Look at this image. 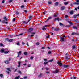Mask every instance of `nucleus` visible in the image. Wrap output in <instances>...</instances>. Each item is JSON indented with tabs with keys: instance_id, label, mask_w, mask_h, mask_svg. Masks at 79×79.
Listing matches in <instances>:
<instances>
[{
	"instance_id": "f257e3e1",
	"label": "nucleus",
	"mask_w": 79,
	"mask_h": 79,
	"mask_svg": "<svg viewBox=\"0 0 79 79\" xmlns=\"http://www.w3.org/2000/svg\"><path fill=\"white\" fill-rule=\"evenodd\" d=\"M49 26V25H45L43 26V28H42V29L43 31H45L46 29H47V26Z\"/></svg>"
},
{
	"instance_id": "f03ea898",
	"label": "nucleus",
	"mask_w": 79,
	"mask_h": 79,
	"mask_svg": "<svg viewBox=\"0 0 79 79\" xmlns=\"http://www.w3.org/2000/svg\"><path fill=\"white\" fill-rule=\"evenodd\" d=\"M33 30H34V28H28V30H27V31H28L27 32H28V33L31 32V31H33Z\"/></svg>"
},
{
	"instance_id": "7ed1b4c3",
	"label": "nucleus",
	"mask_w": 79,
	"mask_h": 79,
	"mask_svg": "<svg viewBox=\"0 0 79 79\" xmlns=\"http://www.w3.org/2000/svg\"><path fill=\"white\" fill-rule=\"evenodd\" d=\"M79 35V33H78L77 32L76 33L75 32H72L71 34V35Z\"/></svg>"
},
{
	"instance_id": "20e7f679",
	"label": "nucleus",
	"mask_w": 79,
	"mask_h": 79,
	"mask_svg": "<svg viewBox=\"0 0 79 79\" xmlns=\"http://www.w3.org/2000/svg\"><path fill=\"white\" fill-rule=\"evenodd\" d=\"M57 64L58 65H60V66H63V64L61 63L60 61H58L57 62Z\"/></svg>"
},
{
	"instance_id": "39448f33",
	"label": "nucleus",
	"mask_w": 79,
	"mask_h": 79,
	"mask_svg": "<svg viewBox=\"0 0 79 79\" xmlns=\"http://www.w3.org/2000/svg\"><path fill=\"white\" fill-rule=\"evenodd\" d=\"M69 55L68 54L67 56H65V58L66 60H69Z\"/></svg>"
},
{
	"instance_id": "423d86ee",
	"label": "nucleus",
	"mask_w": 79,
	"mask_h": 79,
	"mask_svg": "<svg viewBox=\"0 0 79 79\" xmlns=\"http://www.w3.org/2000/svg\"><path fill=\"white\" fill-rule=\"evenodd\" d=\"M69 66H70V65H65V64L63 65H62V67H63V68H68V67H69Z\"/></svg>"
},
{
	"instance_id": "0eeeda50",
	"label": "nucleus",
	"mask_w": 79,
	"mask_h": 79,
	"mask_svg": "<svg viewBox=\"0 0 79 79\" xmlns=\"http://www.w3.org/2000/svg\"><path fill=\"white\" fill-rule=\"evenodd\" d=\"M21 51H19V52H18V56H17V58H18V57H19V55H21Z\"/></svg>"
},
{
	"instance_id": "6e6552de",
	"label": "nucleus",
	"mask_w": 79,
	"mask_h": 79,
	"mask_svg": "<svg viewBox=\"0 0 79 79\" xmlns=\"http://www.w3.org/2000/svg\"><path fill=\"white\" fill-rule=\"evenodd\" d=\"M59 72V70H58V69H56L55 71L53 72V73L54 74H56L57 73H58Z\"/></svg>"
},
{
	"instance_id": "1a4fd4ad",
	"label": "nucleus",
	"mask_w": 79,
	"mask_h": 79,
	"mask_svg": "<svg viewBox=\"0 0 79 79\" xmlns=\"http://www.w3.org/2000/svg\"><path fill=\"white\" fill-rule=\"evenodd\" d=\"M66 8V7H65V6H62L61 7L60 10H65Z\"/></svg>"
},
{
	"instance_id": "9d476101",
	"label": "nucleus",
	"mask_w": 79,
	"mask_h": 79,
	"mask_svg": "<svg viewBox=\"0 0 79 79\" xmlns=\"http://www.w3.org/2000/svg\"><path fill=\"white\" fill-rule=\"evenodd\" d=\"M60 39L61 42H64V38L61 37Z\"/></svg>"
},
{
	"instance_id": "9b49d317",
	"label": "nucleus",
	"mask_w": 79,
	"mask_h": 79,
	"mask_svg": "<svg viewBox=\"0 0 79 79\" xmlns=\"http://www.w3.org/2000/svg\"><path fill=\"white\" fill-rule=\"evenodd\" d=\"M54 30L55 31H58L60 30V28H57L56 27L54 28Z\"/></svg>"
},
{
	"instance_id": "f8f14e48",
	"label": "nucleus",
	"mask_w": 79,
	"mask_h": 79,
	"mask_svg": "<svg viewBox=\"0 0 79 79\" xmlns=\"http://www.w3.org/2000/svg\"><path fill=\"white\" fill-rule=\"evenodd\" d=\"M79 16V14H78L77 15H73V18H76L77 16Z\"/></svg>"
},
{
	"instance_id": "ddd939ff",
	"label": "nucleus",
	"mask_w": 79,
	"mask_h": 79,
	"mask_svg": "<svg viewBox=\"0 0 79 79\" xmlns=\"http://www.w3.org/2000/svg\"><path fill=\"white\" fill-rule=\"evenodd\" d=\"M29 21H30V20H29L27 23V22H26V21H24L23 22V23H24V24H27V23H29Z\"/></svg>"
},
{
	"instance_id": "4468645a",
	"label": "nucleus",
	"mask_w": 79,
	"mask_h": 79,
	"mask_svg": "<svg viewBox=\"0 0 79 79\" xmlns=\"http://www.w3.org/2000/svg\"><path fill=\"white\" fill-rule=\"evenodd\" d=\"M59 25L60 26H63V27L65 26V25H63V24L60 22L59 23Z\"/></svg>"
},
{
	"instance_id": "2eb2a0df",
	"label": "nucleus",
	"mask_w": 79,
	"mask_h": 79,
	"mask_svg": "<svg viewBox=\"0 0 79 79\" xmlns=\"http://www.w3.org/2000/svg\"><path fill=\"white\" fill-rule=\"evenodd\" d=\"M4 62L5 64H7L9 63V61L8 60H5Z\"/></svg>"
},
{
	"instance_id": "dca6fc26",
	"label": "nucleus",
	"mask_w": 79,
	"mask_h": 79,
	"mask_svg": "<svg viewBox=\"0 0 79 79\" xmlns=\"http://www.w3.org/2000/svg\"><path fill=\"white\" fill-rule=\"evenodd\" d=\"M56 20H58V21H60V19L59 17H58L57 18H55V19L54 20V21H56Z\"/></svg>"
},
{
	"instance_id": "f3484780",
	"label": "nucleus",
	"mask_w": 79,
	"mask_h": 79,
	"mask_svg": "<svg viewBox=\"0 0 79 79\" xmlns=\"http://www.w3.org/2000/svg\"><path fill=\"white\" fill-rule=\"evenodd\" d=\"M73 27L74 29H76L77 30V27L76 26H73Z\"/></svg>"
},
{
	"instance_id": "a211bd4d",
	"label": "nucleus",
	"mask_w": 79,
	"mask_h": 79,
	"mask_svg": "<svg viewBox=\"0 0 79 79\" xmlns=\"http://www.w3.org/2000/svg\"><path fill=\"white\" fill-rule=\"evenodd\" d=\"M9 42H13V39H10V40H9Z\"/></svg>"
},
{
	"instance_id": "6ab92c4d",
	"label": "nucleus",
	"mask_w": 79,
	"mask_h": 79,
	"mask_svg": "<svg viewBox=\"0 0 79 79\" xmlns=\"http://www.w3.org/2000/svg\"><path fill=\"white\" fill-rule=\"evenodd\" d=\"M6 69L7 70V71H9L10 72H11V69L10 68H7Z\"/></svg>"
},
{
	"instance_id": "aec40b11",
	"label": "nucleus",
	"mask_w": 79,
	"mask_h": 79,
	"mask_svg": "<svg viewBox=\"0 0 79 79\" xmlns=\"http://www.w3.org/2000/svg\"><path fill=\"white\" fill-rule=\"evenodd\" d=\"M1 53H5V49H2L1 50Z\"/></svg>"
},
{
	"instance_id": "412c9836",
	"label": "nucleus",
	"mask_w": 79,
	"mask_h": 79,
	"mask_svg": "<svg viewBox=\"0 0 79 79\" xmlns=\"http://www.w3.org/2000/svg\"><path fill=\"white\" fill-rule=\"evenodd\" d=\"M74 22H75V23H79V20H77V19H75V20H74Z\"/></svg>"
},
{
	"instance_id": "4be33fe9",
	"label": "nucleus",
	"mask_w": 79,
	"mask_h": 79,
	"mask_svg": "<svg viewBox=\"0 0 79 79\" xmlns=\"http://www.w3.org/2000/svg\"><path fill=\"white\" fill-rule=\"evenodd\" d=\"M68 23H69L70 24V25H73V23L72 22H71L70 21H68Z\"/></svg>"
},
{
	"instance_id": "5701e85b",
	"label": "nucleus",
	"mask_w": 79,
	"mask_h": 79,
	"mask_svg": "<svg viewBox=\"0 0 79 79\" xmlns=\"http://www.w3.org/2000/svg\"><path fill=\"white\" fill-rule=\"evenodd\" d=\"M52 54V51H49L48 52V55H51Z\"/></svg>"
},
{
	"instance_id": "b1692460",
	"label": "nucleus",
	"mask_w": 79,
	"mask_h": 79,
	"mask_svg": "<svg viewBox=\"0 0 79 79\" xmlns=\"http://www.w3.org/2000/svg\"><path fill=\"white\" fill-rule=\"evenodd\" d=\"M72 49H75L76 48V45H73L72 47Z\"/></svg>"
},
{
	"instance_id": "393cba45",
	"label": "nucleus",
	"mask_w": 79,
	"mask_h": 79,
	"mask_svg": "<svg viewBox=\"0 0 79 79\" xmlns=\"http://www.w3.org/2000/svg\"><path fill=\"white\" fill-rule=\"evenodd\" d=\"M58 4H59V3H58V2H56V3H55V6H58Z\"/></svg>"
},
{
	"instance_id": "a878e982",
	"label": "nucleus",
	"mask_w": 79,
	"mask_h": 79,
	"mask_svg": "<svg viewBox=\"0 0 79 79\" xmlns=\"http://www.w3.org/2000/svg\"><path fill=\"white\" fill-rule=\"evenodd\" d=\"M74 13V11L73 10H71L70 12V15H73Z\"/></svg>"
},
{
	"instance_id": "bb28decb",
	"label": "nucleus",
	"mask_w": 79,
	"mask_h": 79,
	"mask_svg": "<svg viewBox=\"0 0 79 79\" xmlns=\"http://www.w3.org/2000/svg\"><path fill=\"white\" fill-rule=\"evenodd\" d=\"M8 53H9V51H6L5 52H4L5 54H6Z\"/></svg>"
},
{
	"instance_id": "cd10ccee",
	"label": "nucleus",
	"mask_w": 79,
	"mask_h": 79,
	"mask_svg": "<svg viewBox=\"0 0 79 79\" xmlns=\"http://www.w3.org/2000/svg\"><path fill=\"white\" fill-rule=\"evenodd\" d=\"M4 19L6 21H8V19L6 18V17H4Z\"/></svg>"
},
{
	"instance_id": "c85d7f7f",
	"label": "nucleus",
	"mask_w": 79,
	"mask_h": 79,
	"mask_svg": "<svg viewBox=\"0 0 79 79\" xmlns=\"http://www.w3.org/2000/svg\"><path fill=\"white\" fill-rule=\"evenodd\" d=\"M54 60L53 59H51L49 60L48 61L49 62H52V61H53Z\"/></svg>"
},
{
	"instance_id": "c756f323",
	"label": "nucleus",
	"mask_w": 79,
	"mask_h": 79,
	"mask_svg": "<svg viewBox=\"0 0 79 79\" xmlns=\"http://www.w3.org/2000/svg\"><path fill=\"white\" fill-rule=\"evenodd\" d=\"M19 76H18L15 77V79H19Z\"/></svg>"
},
{
	"instance_id": "7c9ffc66",
	"label": "nucleus",
	"mask_w": 79,
	"mask_h": 79,
	"mask_svg": "<svg viewBox=\"0 0 79 79\" xmlns=\"http://www.w3.org/2000/svg\"><path fill=\"white\" fill-rule=\"evenodd\" d=\"M73 4H75V5H79V2H75L73 3Z\"/></svg>"
},
{
	"instance_id": "2f4dec72",
	"label": "nucleus",
	"mask_w": 79,
	"mask_h": 79,
	"mask_svg": "<svg viewBox=\"0 0 79 79\" xmlns=\"http://www.w3.org/2000/svg\"><path fill=\"white\" fill-rule=\"evenodd\" d=\"M13 2V0H9V2H8L9 3H11V2Z\"/></svg>"
},
{
	"instance_id": "473e14b6",
	"label": "nucleus",
	"mask_w": 79,
	"mask_h": 79,
	"mask_svg": "<svg viewBox=\"0 0 79 79\" xmlns=\"http://www.w3.org/2000/svg\"><path fill=\"white\" fill-rule=\"evenodd\" d=\"M5 41H8V42L9 41V39L8 38H6L5 39Z\"/></svg>"
},
{
	"instance_id": "72a5a7b5",
	"label": "nucleus",
	"mask_w": 79,
	"mask_h": 79,
	"mask_svg": "<svg viewBox=\"0 0 79 79\" xmlns=\"http://www.w3.org/2000/svg\"><path fill=\"white\" fill-rule=\"evenodd\" d=\"M0 45L1 47H3V44L2 43H0Z\"/></svg>"
},
{
	"instance_id": "f704fd0d",
	"label": "nucleus",
	"mask_w": 79,
	"mask_h": 79,
	"mask_svg": "<svg viewBox=\"0 0 79 79\" xmlns=\"http://www.w3.org/2000/svg\"><path fill=\"white\" fill-rule=\"evenodd\" d=\"M23 54H24V55H27V52H25L23 53Z\"/></svg>"
},
{
	"instance_id": "c9c22d12",
	"label": "nucleus",
	"mask_w": 79,
	"mask_h": 79,
	"mask_svg": "<svg viewBox=\"0 0 79 79\" xmlns=\"http://www.w3.org/2000/svg\"><path fill=\"white\" fill-rule=\"evenodd\" d=\"M23 78L24 79H27V76H24V77Z\"/></svg>"
},
{
	"instance_id": "e433bc0d",
	"label": "nucleus",
	"mask_w": 79,
	"mask_h": 79,
	"mask_svg": "<svg viewBox=\"0 0 79 79\" xmlns=\"http://www.w3.org/2000/svg\"><path fill=\"white\" fill-rule=\"evenodd\" d=\"M70 25H66L65 26V27H70Z\"/></svg>"
},
{
	"instance_id": "4c0bfd02",
	"label": "nucleus",
	"mask_w": 79,
	"mask_h": 79,
	"mask_svg": "<svg viewBox=\"0 0 79 79\" xmlns=\"http://www.w3.org/2000/svg\"><path fill=\"white\" fill-rule=\"evenodd\" d=\"M3 74H0V77H1V78H3Z\"/></svg>"
},
{
	"instance_id": "58836bf2",
	"label": "nucleus",
	"mask_w": 79,
	"mask_h": 79,
	"mask_svg": "<svg viewBox=\"0 0 79 79\" xmlns=\"http://www.w3.org/2000/svg\"><path fill=\"white\" fill-rule=\"evenodd\" d=\"M16 44L17 45H18V46H19V45H20V44L19 43V42H18V43H16Z\"/></svg>"
},
{
	"instance_id": "ea45409f",
	"label": "nucleus",
	"mask_w": 79,
	"mask_h": 79,
	"mask_svg": "<svg viewBox=\"0 0 79 79\" xmlns=\"http://www.w3.org/2000/svg\"><path fill=\"white\" fill-rule=\"evenodd\" d=\"M42 75V73H40L39 75H38V77H40V76H41Z\"/></svg>"
},
{
	"instance_id": "a19ab883",
	"label": "nucleus",
	"mask_w": 79,
	"mask_h": 79,
	"mask_svg": "<svg viewBox=\"0 0 79 79\" xmlns=\"http://www.w3.org/2000/svg\"><path fill=\"white\" fill-rule=\"evenodd\" d=\"M36 45H39V42H38L36 43Z\"/></svg>"
},
{
	"instance_id": "79ce46f5",
	"label": "nucleus",
	"mask_w": 79,
	"mask_h": 79,
	"mask_svg": "<svg viewBox=\"0 0 79 79\" xmlns=\"http://www.w3.org/2000/svg\"><path fill=\"white\" fill-rule=\"evenodd\" d=\"M15 20H16V18H14L13 19V22L15 21Z\"/></svg>"
},
{
	"instance_id": "37998d69",
	"label": "nucleus",
	"mask_w": 79,
	"mask_h": 79,
	"mask_svg": "<svg viewBox=\"0 0 79 79\" xmlns=\"http://www.w3.org/2000/svg\"><path fill=\"white\" fill-rule=\"evenodd\" d=\"M32 17V16L31 15V16H29L28 18H29V19H31Z\"/></svg>"
},
{
	"instance_id": "c03bdc74",
	"label": "nucleus",
	"mask_w": 79,
	"mask_h": 79,
	"mask_svg": "<svg viewBox=\"0 0 79 79\" xmlns=\"http://www.w3.org/2000/svg\"><path fill=\"white\" fill-rule=\"evenodd\" d=\"M11 58L9 57V60L8 61H11Z\"/></svg>"
},
{
	"instance_id": "a18cd8bd",
	"label": "nucleus",
	"mask_w": 79,
	"mask_h": 79,
	"mask_svg": "<svg viewBox=\"0 0 79 79\" xmlns=\"http://www.w3.org/2000/svg\"><path fill=\"white\" fill-rule=\"evenodd\" d=\"M43 60H44V61H47V59H44Z\"/></svg>"
},
{
	"instance_id": "49530a36",
	"label": "nucleus",
	"mask_w": 79,
	"mask_h": 79,
	"mask_svg": "<svg viewBox=\"0 0 79 79\" xmlns=\"http://www.w3.org/2000/svg\"><path fill=\"white\" fill-rule=\"evenodd\" d=\"M31 34H35V32H31Z\"/></svg>"
},
{
	"instance_id": "de8ad7c7",
	"label": "nucleus",
	"mask_w": 79,
	"mask_h": 79,
	"mask_svg": "<svg viewBox=\"0 0 79 79\" xmlns=\"http://www.w3.org/2000/svg\"><path fill=\"white\" fill-rule=\"evenodd\" d=\"M43 13L44 15H45V14H46L47 11H44V12H43Z\"/></svg>"
},
{
	"instance_id": "09e8293b",
	"label": "nucleus",
	"mask_w": 79,
	"mask_h": 79,
	"mask_svg": "<svg viewBox=\"0 0 79 79\" xmlns=\"http://www.w3.org/2000/svg\"><path fill=\"white\" fill-rule=\"evenodd\" d=\"M18 73L19 74H21V72L20 71H19Z\"/></svg>"
},
{
	"instance_id": "8fccbe9b",
	"label": "nucleus",
	"mask_w": 79,
	"mask_h": 79,
	"mask_svg": "<svg viewBox=\"0 0 79 79\" xmlns=\"http://www.w3.org/2000/svg\"><path fill=\"white\" fill-rule=\"evenodd\" d=\"M24 5H22L21 6V8H24Z\"/></svg>"
},
{
	"instance_id": "3c124183",
	"label": "nucleus",
	"mask_w": 79,
	"mask_h": 79,
	"mask_svg": "<svg viewBox=\"0 0 79 79\" xmlns=\"http://www.w3.org/2000/svg\"><path fill=\"white\" fill-rule=\"evenodd\" d=\"M48 73H50V72L48 71L46 72V74H48Z\"/></svg>"
},
{
	"instance_id": "603ef678",
	"label": "nucleus",
	"mask_w": 79,
	"mask_h": 79,
	"mask_svg": "<svg viewBox=\"0 0 79 79\" xmlns=\"http://www.w3.org/2000/svg\"><path fill=\"white\" fill-rule=\"evenodd\" d=\"M41 49H43L44 50V49H45V48L44 47H43L41 48Z\"/></svg>"
},
{
	"instance_id": "864d4df0",
	"label": "nucleus",
	"mask_w": 79,
	"mask_h": 79,
	"mask_svg": "<svg viewBox=\"0 0 79 79\" xmlns=\"http://www.w3.org/2000/svg\"><path fill=\"white\" fill-rule=\"evenodd\" d=\"M52 18V17H48V19H50Z\"/></svg>"
},
{
	"instance_id": "5fc2aeb1",
	"label": "nucleus",
	"mask_w": 79,
	"mask_h": 79,
	"mask_svg": "<svg viewBox=\"0 0 79 79\" xmlns=\"http://www.w3.org/2000/svg\"><path fill=\"white\" fill-rule=\"evenodd\" d=\"M19 14V13L18 12H16V14H17V15H18Z\"/></svg>"
},
{
	"instance_id": "6e6d98bb",
	"label": "nucleus",
	"mask_w": 79,
	"mask_h": 79,
	"mask_svg": "<svg viewBox=\"0 0 79 79\" xmlns=\"http://www.w3.org/2000/svg\"><path fill=\"white\" fill-rule=\"evenodd\" d=\"M64 4H65V5H68V2H64Z\"/></svg>"
},
{
	"instance_id": "4d7b16f0",
	"label": "nucleus",
	"mask_w": 79,
	"mask_h": 79,
	"mask_svg": "<svg viewBox=\"0 0 79 79\" xmlns=\"http://www.w3.org/2000/svg\"><path fill=\"white\" fill-rule=\"evenodd\" d=\"M30 59L31 60H33V57L32 56L31 57Z\"/></svg>"
},
{
	"instance_id": "13d9d810",
	"label": "nucleus",
	"mask_w": 79,
	"mask_h": 79,
	"mask_svg": "<svg viewBox=\"0 0 79 79\" xmlns=\"http://www.w3.org/2000/svg\"><path fill=\"white\" fill-rule=\"evenodd\" d=\"M18 64H21V62L19 61V62H18Z\"/></svg>"
},
{
	"instance_id": "bf43d9fd",
	"label": "nucleus",
	"mask_w": 79,
	"mask_h": 79,
	"mask_svg": "<svg viewBox=\"0 0 79 79\" xmlns=\"http://www.w3.org/2000/svg\"><path fill=\"white\" fill-rule=\"evenodd\" d=\"M44 64L45 65V64H47V63H48V62H44Z\"/></svg>"
},
{
	"instance_id": "052dcab7",
	"label": "nucleus",
	"mask_w": 79,
	"mask_h": 79,
	"mask_svg": "<svg viewBox=\"0 0 79 79\" xmlns=\"http://www.w3.org/2000/svg\"><path fill=\"white\" fill-rule=\"evenodd\" d=\"M65 20L66 21H68V20H69V19L68 18H67L65 19Z\"/></svg>"
},
{
	"instance_id": "680f3d73",
	"label": "nucleus",
	"mask_w": 79,
	"mask_h": 79,
	"mask_svg": "<svg viewBox=\"0 0 79 79\" xmlns=\"http://www.w3.org/2000/svg\"><path fill=\"white\" fill-rule=\"evenodd\" d=\"M5 3V0H3L2 2V3Z\"/></svg>"
},
{
	"instance_id": "e2e57ef3",
	"label": "nucleus",
	"mask_w": 79,
	"mask_h": 79,
	"mask_svg": "<svg viewBox=\"0 0 79 79\" xmlns=\"http://www.w3.org/2000/svg\"><path fill=\"white\" fill-rule=\"evenodd\" d=\"M23 33H22L19 34V35H23Z\"/></svg>"
},
{
	"instance_id": "0e129e2a",
	"label": "nucleus",
	"mask_w": 79,
	"mask_h": 79,
	"mask_svg": "<svg viewBox=\"0 0 79 79\" xmlns=\"http://www.w3.org/2000/svg\"><path fill=\"white\" fill-rule=\"evenodd\" d=\"M48 3H49V4H51V3H52V2H48Z\"/></svg>"
},
{
	"instance_id": "69168bd1",
	"label": "nucleus",
	"mask_w": 79,
	"mask_h": 79,
	"mask_svg": "<svg viewBox=\"0 0 79 79\" xmlns=\"http://www.w3.org/2000/svg\"><path fill=\"white\" fill-rule=\"evenodd\" d=\"M2 23H5V21L3 20L2 21Z\"/></svg>"
},
{
	"instance_id": "338daca9",
	"label": "nucleus",
	"mask_w": 79,
	"mask_h": 79,
	"mask_svg": "<svg viewBox=\"0 0 79 79\" xmlns=\"http://www.w3.org/2000/svg\"><path fill=\"white\" fill-rule=\"evenodd\" d=\"M46 70H48V69H49L47 67H46Z\"/></svg>"
},
{
	"instance_id": "774afa93",
	"label": "nucleus",
	"mask_w": 79,
	"mask_h": 79,
	"mask_svg": "<svg viewBox=\"0 0 79 79\" xmlns=\"http://www.w3.org/2000/svg\"><path fill=\"white\" fill-rule=\"evenodd\" d=\"M65 18H68V15H66L65 16Z\"/></svg>"
}]
</instances>
